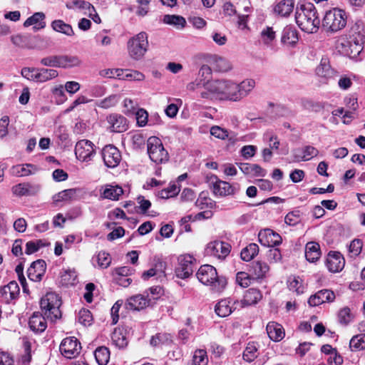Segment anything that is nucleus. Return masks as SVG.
I'll use <instances>...</instances> for the list:
<instances>
[{
  "mask_svg": "<svg viewBox=\"0 0 365 365\" xmlns=\"http://www.w3.org/2000/svg\"><path fill=\"white\" fill-rule=\"evenodd\" d=\"M196 276L201 283L210 286L215 292H222L227 284L226 278L218 276L216 269L210 264L202 265L197 272Z\"/></svg>",
  "mask_w": 365,
  "mask_h": 365,
  "instance_id": "4",
  "label": "nucleus"
},
{
  "mask_svg": "<svg viewBox=\"0 0 365 365\" xmlns=\"http://www.w3.org/2000/svg\"><path fill=\"white\" fill-rule=\"evenodd\" d=\"M40 190L39 184L30 182L19 183L11 188L13 194L18 197L34 196L38 194Z\"/></svg>",
  "mask_w": 365,
  "mask_h": 365,
  "instance_id": "16",
  "label": "nucleus"
},
{
  "mask_svg": "<svg viewBox=\"0 0 365 365\" xmlns=\"http://www.w3.org/2000/svg\"><path fill=\"white\" fill-rule=\"evenodd\" d=\"M305 257L307 261L316 262L321 257L319 245L316 242H309L305 246Z\"/></svg>",
  "mask_w": 365,
  "mask_h": 365,
  "instance_id": "32",
  "label": "nucleus"
},
{
  "mask_svg": "<svg viewBox=\"0 0 365 365\" xmlns=\"http://www.w3.org/2000/svg\"><path fill=\"white\" fill-rule=\"evenodd\" d=\"M259 252V247L256 243H250L242 249L240 256L242 260L249 262Z\"/></svg>",
  "mask_w": 365,
  "mask_h": 365,
  "instance_id": "43",
  "label": "nucleus"
},
{
  "mask_svg": "<svg viewBox=\"0 0 365 365\" xmlns=\"http://www.w3.org/2000/svg\"><path fill=\"white\" fill-rule=\"evenodd\" d=\"M258 240L260 244L265 247H275L281 244V236L270 229L261 230L258 234Z\"/></svg>",
  "mask_w": 365,
  "mask_h": 365,
  "instance_id": "18",
  "label": "nucleus"
},
{
  "mask_svg": "<svg viewBox=\"0 0 365 365\" xmlns=\"http://www.w3.org/2000/svg\"><path fill=\"white\" fill-rule=\"evenodd\" d=\"M255 81L246 78L240 83L225 79L224 101L239 102L246 98L255 87Z\"/></svg>",
  "mask_w": 365,
  "mask_h": 365,
  "instance_id": "3",
  "label": "nucleus"
},
{
  "mask_svg": "<svg viewBox=\"0 0 365 365\" xmlns=\"http://www.w3.org/2000/svg\"><path fill=\"white\" fill-rule=\"evenodd\" d=\"M364 26L361 21L355 22L350 26L346 34L339 38L336 48L344 56L356 58L363 51L364 36Z\"/></svg>",
  "mask_w": 365,
  "mask_h": 365,
  "instance_id": "1",
  "label": "nucleus"
},
{
  "mask_svg": "<svg viewBox=\"0 0 365 365\" xmlns=\"http://www.w3.org/2000/svg\"><path fill=\"white\" fill-rule=\"evenodd\" d=\"M118 101L117 96L115 95L110 96L103 100H101L98 106L103 108H108L114 106Z\"/></svg>",
  "mask_w": 365,
  "mask_h": 365,
  "instance_id": "64",
  "label": "nucleus"
},
{
  "mask_svg": "<svg viewBox=\"0 0 365 365\" xmlns=\"http://www.w3.org/2000/svg\"><path fill=\"white\" fill-rule=\"evenodd\" d=\"M36 82L43 83L56 78L58 73L55 69L38 68Z\"/></svg>",
  "mask_w": 365,
  "mask_h": 365,
  "instance_id": "40",
  "label": "nucleus"
},
{
  "mask_svg": "<svg viewBox=\"0 0 365 365\" xmlns=\"http://www.w3.org/2000/svg\"><path fill=\"white\" fill-rule=\"evenodd\" d=\"M208 357L207 352L204 349H197L195 351L193 356V364L195 365H207Z\"/></svg>",
  "mask_w": 365,
  "mask_h": 365,
  "instance_id": "56",
  "label": "nucleus"
},
{
  "mask_svg": "<svg viewBox=\"0 0 365 365\" xmlns=\"http://www.w3.org/2000/svg\"><path fill=\"white\" fill-rule=\"evenodd\" d=\"M66 7L70 10H85L88 11L86 14H88L89 16H92V12H95L94 6L85 0H71L66 2Z\"/></svg>",
  "mask_w": 365,
  "mask_h": 365,
  "instance_id": "31",
  "label": "nucleus"
},
{
  "mask_svg": "<svg viewBox=\"0 0 365 365\" xmlns=\"http://www.w3.org/2000/svg\"><path fill=\"white\" fill-rule=\"evenodd\" d=\"M347 16L344 10L334 8L326 12L323 21V27L329 32L335 33L345 27Z\"/></svg>",
  "mask_w": 365,
  "mask_h": 365,
  "instance_id": "5",
  "label": "nucleus"
},
{
  "mask_svg": "<svg viewBox=\"0 0 365 365\" xmlns=\"http://www.w3.org/2000/svg\"><path fill=\"white\" fill-rule=\"evenodd\" d=\"M225 79L213 80L204 84V90L200 92L202 98L224 101Z\"/></svg>",
  "mask_w": 365,
  "mask_h": 365,
  "instance_id": "9",
  "label": "nucleus"
},
{
  "mask_svg": "<svg viewBox=\"0 0 365 365\" xmlns=\"http://www.w3.org/2000/svg\"><path fill=\"white\" fill-rule=\"evenodd\" d=\"M295 20L298 26L308 34L316 33L319 28L320 19L317 11L310 2L297 5Z\"/></svg>",
  "mask_w": 365,
  "mask_h": 365,
  "instance_id": "2",
  "label": "nucleus"
},
{
  "mask_svg": "<svg viewBox=\"0 0 365 365\" xmlns=\"http://www.w3.org/2000/svg\"><path fill=\"white\" fill-rule=\"evenodd\" d=\"M165 263L163 262H159L155 264L154 268H151L142 274V278L144 280H147L149 278L158 275L161 277L164 275Z\"/></svg>",
  "mask_w": 365,
  "mask_h": 365,
  "instance_id": "48",
  "label": "nucleus"
},
{
  "mask_svg": "<svg viewBox=\"0 0 365 365\" xmlns=\"http://www.w3.org/2000/svg\"><path fill=\"white\" fill-rule=\"evenodd\" d=\"M266 330L269 337L274 341H279L284 337L283 327L279 324L270 322L267 324Z\"/></svg>",
  "mask_w": 365,
  "mask_h": 365,
  "instance_id": "30",
  "label": "nucleus"
},
{
  "mask_svg": "<svg viewBox=\"0 0 365 365\" xmlns=\"http://www.w3.org/2000/svg\"><path fill=\"white\" fill-rule=\"evenodd\" d=\"M175 274L178 278L186 279L192 274L195 265V259L190 255H180L178 259Z\"/></svg>",
  "mask_w": 365,
  "mask_h": 365,
  "instance_id": "11",
  "label": "nucleus"
},
{
  "mask_svg": "<svg viewBox=\"0 0 365 365\" xmlns=\"http://www.w3.org/2000/svg\"><path fill=\"white\" fill-rule=\"evenodd\" d=\"M40 305L43 315L47 319L55 321L61 318V299L58 294L54 292H48L41 298Z\"/></svg>",
  "mask_w": 365,
  "mask_h": 365,
  "instance_id": "6",
  "label": "nucleus"
},
{
  "mask_svg": "<svg viewBox=\"0 0 365 365\" xmlns=\"http://www.w3.org/2000/svg\"><path fill=\"white\" fill-rule=\"evenodd\" d=\"M269 270V267L266 262L255 261L252 263L250 272L255 278L260 279L265 277Z\"/></svg>",
  "mask_w": 365,
  "mask_h": 365,
  "instance_id": "34",
  "label": "nucleus"
},
{
  "mask_svg": "<svg viewBox=\"0 0 365 365\" xmlns=\"http://www.w3.org/2000/svg\"><path fill=\"white\" fill-rule=\"evenodd\" d=\"M64 87L62 85H58L52 88L51 92L56 98L58 103H63L66 100V96L64 92Z\"/></svg>",
  "mask_w": 365,
  "mask_h": 365,
  "instance_id": "60",
  "label": "nucleus"
},
{
  "mask_svg": "<svg viewBox=\"0 0 365 365\" xmlns=\"http://www.w3.org/2000/svg\"><path fill=\"white\" fill-rule=\"evenodd\" d=\"M113 344L119 349H123L127 346L128 341L125 333L120 329H115L112 334Z\"/></svg>",
  "mask_w": 365,
  "mask_h": 365,
  "instance_id": "39",
  "label": "nucleus"
},
{
  "mask_svg": "<svg viewBox=\"0 0 365 365\" xmlns=\"http://www.w3.org/2000/svg\"><path fill=\"white\" fill-rule=\"evenodd\" d=\"M230 299L220 300L215 307V313L220 317L229 316L232 312V307L230 305Z\"/></svg>",
  "mask_w": 365,
  "mask_h": 365,
  "instance_id": "36",
  "label": "nucleus"
},
{
  "mask_svg": "<svg viewBox=\"0 0 365 365\" xmlns=\"http://www.w3.org/2000/svg\"><path fill=\"white\" fill-rule=\"evenodd\" d=\"M77 192L76 189H67L56 194L53 200L56 202L71 200Z\"/></svg>",
  "mask_w": 365,
  "mask_h": 365,
  "instance_id": "51",
  "label": "nucleus"
},
{
  "mask_svg": "<svg viewBox=\"0 0 365 365\" xmlns=\"http://www.w3.org/2000/svg\"><path fill=\"white\" fill-rule=\"evenodd\" d=\"M345 259L339 252H329L326 259V266L329 272L336 273L344 267Z\"/></svg>",
  "mask_w": 365,
  "mask_h": 365,
  "instance_id": "17",
  "label": "nucleus"
},
{
  "mask_svg": "<svg viewBox=\"0 0 365 365\" xmlns=\"http://www.w3.org/2000/svg\"><path fill=\"white\" fill-rule=\"evenodd\" d=\"M127 46L131 58L135 60L141 58L148 50V34L145 32L138 34L129 39Z\"/></svg>",
  "mask_w": 365,
  "mask_h": 365,
  "instance_id": "7",
  "label": "nucleus"
},
{
  "mask_svg": "<svg viewBox=\"0 0 365 365\" xmlns=\"http://www.w3.org/2000/svg\"><path fill=\"white\" fill-rule=\"evenodd\" d=\"M239 168L246 175L252 174L259 177H264L267 175V171L257 164L240 163Z\"/></svg>",
  "mask_w": 365,
  "mask_h": 365,
  "instance_id": "33",
  "label": "nucleus"
},
{
  "mask_svg": "<svg viewBox=\"0 0 365 365\" xmlns=\"http://www.w3.org/2000/svg\"><path fill=\"white\" fill-rule=\"evenodd\" d=\"M137 124L140 127H143L147 125L148 122V113L143 108L138 109L135 111Z\"/></svg>",
  "mask_w": 365,
  "mask_h": 365,
  "instance_id": "61",
  "label": "nucleus"
},
{
  "mask_svg": "<svg viewBox=\"0 0 365 365\" xmlns=\"http://www.w3.org/2000/svg\"><path fill=\"white\" fill-rule=\"evenodd\" d=\"M46 264L44 260L34 262L27 270L28 277L31 281L40 282L45 274Z\"/></svg>",
  "mask_w": 365,
  "mask_h": 365,
  "instance_id": "21",
  "label": "nucleus"
},
{
  "mask_svg": "<svg viewBox=\"0 0 365 365\" xmlns=\"http://www.w3.org/2000/svg\"><path fill=\"white\" fill-rule=\"evenodd\" d=\"M102 158L105 165L110 168L117 167L122 159L120 150L113 145H107L103 148Z\"/></svg>",
  "mask_w": 365,
  "mask_h": 365,
  "instance_id": "13",
  "label": "nucleus"
},
{
  "mask_svg": "<svg viewBox=\"0 0 365 365\" xmlns=\"http://www.w3.org/2000/svg\"><path fill=\"white\" fill-rule=\"evenodd\" d=\"M81 59L78 56L60 55V68H71L81 66Z\"/></svg>",
  "mask_w": 365,
  "mask_h": 365,
  "instance_id": "35",
  "label": "nucleus"
},
{
  "mask_svg": "<svg viewBox=\"0 0 365 365\" xmlns=\"http://www.w3.org/2000/svg\"><path fill=\"white\" fill-rule=\"evenodd\" d=\"M97 259L98 264L101 268H107L111 262L110 255L104 251H101L98 254Z\"/></svg>",
  "mask_w": 365,
  "mask_h": 365,
  "instance_id": "62",
  "label": "nucleus"
},
{
  "mask_svg": "<svg viewBox=\"0 0 365 365\" xmlns=\"http://www.w3.org/2000/svg\"><path fill=\"white\" fill-rule=\"evenodd\" d=\"M29 168H34L35 166L32 164L16 165H14L10 169V173L13 176L24 177L31 175L33 172Z\"/></svg>",
  "mask_w": 365,
  "mask_h": 365,
  "instance_id": "42",
  "label": "nucleus"
},
{
  "mask_svg": "<svg viewBox=\"0 0 365 365\" xmlns=\"http://www.w3.org/2000/svg\"><path fill=\"white\" fill-rule=\"evenodd\" d=\"M261 36L265 43H269L275 38V31L272 27L267 26L261 31Z\"/></svg>",
  "mask_w": 365,
  "mask_h": 365,
  "instance_id": "63",
  "label": "nucleus"
},
{
  "mask_svg": "<svg viewBox=\"0 0 365 365\" xmlns=\"http://www.w3.org/2000/svg\"><path fill=\"white\" fill-rule=\"evenodd\" d=\"M209 63L213 71L216 72H227L232 68L231 63L227 59L216 55L210 56Z\"/></svg>",
  "mask_w": 365,
  "mask_h": 365,
  "instance_id": "25",
  "label": "nucleus"
},
{
  "mask_svg": "<svg viewBox=\"0 0 365 365\" xmlns=\"http://www.w3.org/2000/svg\"><path fill=\"white\" fill-rule=\"evenodd\" d=\"M207 182L216 196L233 195L239 191L238 186L232 185L226 181L221 180L215 175L207 176Z\"/></svg>",
  "mask_w": 365,
  "mask_h": 365,
  "instance_id": "8",
  "label": "nucleus"
},
{
  "mask_svg": "<svg viewBox=\"0 0 365 365\" xmlns=\"http://www.w3.org/2000/svg\"><path fill=\"white\" fill-rule=\"evenodd\" d=\"M41 65L44 66L60 68V55L49 56L41 58Z\"/></svg>",
  "mask_w": 365,
  "mask_h": 365,
  "instance_id": "57",
  "label": "nucleus"
},
{
  "mask_svg": "<svg viewBox=\"0 0 365 365\" xmlns=\"http://www.w3.org/2000/svg\"><path fill=\"white\" fill-rule=\"evenodd\" d=\"M316 74L327 81L337 76L338 73L331 67L329 58L327 56H323L319 66L316 68Z\"/></svg>",
  "mask_w": 365,
  "mask_h": 365,
  "instance_id": "23",
  "label": "nucleus"
},
{
  "mask_svg": "<svg viewBox=\"0 0 365 365\" xmlns=\"http://www.w3.org/2000/svg\"><path fill=\"white\" fill-rule=\"evenodd\" d=\"M172 341L171 336L167 333H158L150 339V344L156 346L160 344H167Z\"/></svg>",
  "mask_w": 365,
  "mask_h": 365,
  "instance_id": "54",
  "label": "nucleus"
},
{
  "mask_svg": "<svg viewBox=\"0 0 365 365\" xmlns=\"http://www.w3.org/2000/svg\"><path fill=\"white\" fill-rule=\"evenodd\" d=\"M22 340L24 354L21 355L19 364V365H29L31 361V344L26 337H24Z\"/></svg>",
  "mask_w": 365,
  "mask_h": 365,
  "instance_id": "44",
  "label": "nucleus"
},
{
  "mask_svg": "<svg viewBox=\"0 0 365 365\" xmlns=\"http://www.w3.org/2000/svg\"><path fill=\"white\" fill-rule=\"evenodd\" d=\"M94 356L99 365H106L110 359L109 349L106 346H101L96 349Z\"/></svg>",
  "mask_w": 365,
  "mask_h": 365,
  "instance_id": "47",
  "label": "nucleus"
},
{
  "mask_svg": "<svg viewBox=\"0 0 365 365\" xmlns=\"http://www.w3.org/2000/svg\"><path fill=\"white\" fill-rule=\"evenodd\" d=\"M319 154V150L313 146L307 145L303 148L302 155H294V160L299 162L301 160L307 161Z\"/></svg>",
  "mask_w": 365,
  "mask_h": 365,
  "instance_id": "46",
  "label": "nucleus"
},
{
  "mask_svg": "<svg viewBox=\"0 0 365 365\" xmlns=\"http://www.w3.org/2000/svg\"><path fill=\"white\" fill-rule=\"evenodd\" d=\"M153 304L152 299L148 293L146 296L143 294H136L130 297L127 300V307L133 310H140Z\"/></svg>",
  "mask_w": 365,
  "mask_h": 365,
  "instance_id": "22",
  "label": "nucleus"
},
{
  "mask_svg": "<svg viewBox=\"0 0 365 365\" xmlns=\"http://www.w3.org/2000/svg\"><path fill=\"white\" fill-rule=\"evenodd\" d=\"M93 147V143L88 140H79L75 147L76 158L82 161L91 160L96 153Z\"/></svg>",
  "mask_w": 365,
  "mask_h": 365,
  "instance_id": "15",
  "label": "nucleus"
},
{
  "mask_svg": "<svg viewBox=\"0 0 365 365\" xmlns=\"http://www.w3.org/2000/svg\"><path fill=\"white\" fill-rule=\"evenodd\" d=\"M163 22L167 24L173 25L178 29L183 28L186 24L185 19L182 16L168 14L163 16Z\"/></svg>",
  "mask_w": 365,
  "mask_h": 365,
  "instance_id": "50",
  "label": "nucleus"
},
{
  "mask_svg": "<svg viewBox=\"0 0 365 365\" xmlns=\"http://www.w3.org/2000/svg\"><path fill=\"white\" fill-rule=\"evenodd\" d=\"M78 321L83 326H90L93 322L91 312L86 309H81L78 314Z\"/></svg>",
  "mask_w": 365,
  "mask_h": 365,
  "instance_id": "55",
  "label": "nucleus"
},
{
  "mask_svg": "<svg viewBox=\"0 0 365 365\" xmlns=\"http://www.w3.org/2000/svg\"><path fill=\"white\" fill-rule=\"evenodd\" d=\"M335 299V294L330 289H322L312 295L308 300L311 307L319 306L325 302H332Z\"/></svg>",
  "mask_w": 365,
  "mask_h": 365,
  "instance_id": "19",
  "label": "nucleus"
},
{
  "mask_svg": "<svg viewBox=\"0 0 365 365\" xmlns=\"http://www.w3.org/2000/svg\"><path fill=\"white\" fill-rule=\"evenodd\" d=\"M230 249L231 246L227 242L216 240L207 244L205 252L207 255L223 259L230 254Z\"/></svg>",
  "mask_w": 365,
  "mask_h": 365,
  "instance_id": "14",
  "label": "nucleus"
},
{
  "mask_svg": "<svg viewBox=\"0 0 365 365\" xmlns=\"http://www.w3.org/2000/svg\"><path fill=\"white\" fill-rule=\"evenodd\" d=\"M51 26L55 31L63 34L68 36H72L74 35L72 26L62 20L58 19L53 21Z\"/></svg>",
  "mask_w": 365,
  "mask_h": 365,
  "instance_id": "38",
  "label": "nucleus"
},
{
  "mask_svg": "<svg viewBox=\"0 0 365 365\" xmlns=\"http://www.w3.org/2000/svg\"><path fill=\"white\" fill-rule=\"evenodd\" d=\"M61 354L67 359L76 358L80 353L81 344L73 336L64 339L60 344Z\"/></svg>",
  "mask_w": 365,
  "mask_h": 365,
  "instance_id": "12",
  "label": "nucleus"
},
{
  "mask_svg": "<svg viewBox=\"0 0 365 365\" xmlns=\"http://www.w3.org/2000/svg\"><path fill=\"white\" fill-rule=\"evenodd\" d=\"M262 298V294L259 289L250 288L246 291L242 304L244 305H252L257 304Z\"/></svg>",
  "mask_w": 365,
  "mask_h": 365,
  "instance_id": "37",
  "label": "nucleus"
},
{
  "mask_svg": "<svg viewBox=\"0 0 365 365\" xmlns=\"http://www.w3.org/2000/svg\"><path fill=\"white\" fill-rule=\"evenodd\" d=\"M362 241L359 239L352 240L349 245V251L351 257H357L361 252L362 249Z\"/></svg>",
  "mask_w": 365,
  "mask_h": 365,
  "instance_id": "58",
  "label": "nucleus"
},
{
  "mask_svg": "<svg viewBox=\"0 0 365 365\" xmlns=\"http://www.w3.org/2000/svg\"><path fill=\"white\" fill-rule=\"evenodd\" d=\"M285 222L291 226H294L300 222V211L294 210L289 212L284 218Z\"/></svg>",
  "mask_w": 365,
  "mask_h": 365,
  "instance_id": "59",
  "label": "nucleus"
},
{
  "mask_svg": "<svg viewBox=\"0 0 365 365\" xmlns=\"http://www.w3.org/2000/svg\"><path fill=\"white\" fill-rule=\"evenodd\" d=\"M46 317L39 312H34L29 318V325L30 329L36 333L43 331L46 327Z\"/></svg>",
  "mask_w": 365,
  "mask_h": 365,
  "instance_id": "27",
  "label": "nucleus"
},
{
  "mask_svg": "<svg viewBox=\"0 0 365 365\" xmlns=\"http://www.w3.org/2000/svg\"><path fill=\"white\" fill-rule=\"evenodd\" d=\"M20 294V288L16 281H11L8 284L0 288V294L2 300L9 303L16 299Z\"/></svg>",
  "mask_w": 365,
  "mask_h": 365,
  "instance_id": "20",
  "label": "nucleus"
},
{
  "mask_svg": "<svg viewBox=\"0 0 365 365\" xmlns=\"http://www.w3.org/2000/svg\"><path fill=\"white\" fill-rule=\"evenodd\" d=\"M107 121L112 132L121 133L127 130V120L120 114L112 113L109 115L107 117Z\"/></svg>",
  "mask_w": 365,
  "mask_h": 365,
  "instance_id": "24",
  "label": "nucleus"
},
{
  "mask_svg": "<svg viewBox=\"0 0 365 365\" xmlns=\"http://www.w3.org/2000/svg\"><path fill=\"white\" fill-rule=\"evenodd\" d=\"M148 153L150 160L155 163H163L168 160V153L164 148L161 140L155 136L150 137L147 143Z\"/></svg>",
  "mask_w": 365,
  "mask_h": 365,
  "instance_id": "10",
  "label": "nucleus"
},
{
  "mask_svg": "<svg viewBox=\"0 0 365 365\" xmlns=\"http://www.w3.org/2000/svg\"><path fill=\"white\" fill-rule=\"evenodd\" d=\"M298 39V32L294 26H287L284 28L281 37V42L283 44L294 46L297 43Z\"/></svg>",
  "mask_w": 365,
  "mask_h": 365,
  "instance_id": "29",
  "label": "nucleus"
},
{
  "mask_svg": "<svg viewBox=\"0 0 365 365\" xmlns=\"http://www.w3.org/2000/svg\"><path fill=\"white\" fill-rule=\"evenodd\" d=\"M354 318V315L351 313V309L345 307L341 309L338 313V319L341 324L347 325Z\"/></svg>",
  "mask_w": 365,
  "mask_h": 365,
  "instance_id": "52",
  "label": "nucleus"
},
{
  "mask_svg": "<svg viewBox=\"0 0 365 365\" xmlns=\"http://www.w3.org/2000/svg\"><path fill=\"white\" fill-rule=\"evenodd\" d=\"M123 194V190L120 186L106 185L101 190L100 197L103 199L118 200Z\"/></svg>",
  "mask_w": 365,
  "mask_h": 365,
  "instance_id": "28",
  "label": "nucleus"
},
{
  "mask_svg": "<svg viewBox=\"0 0 365 365\" xmlns=\"http://www.w3.org/2000/svg\"><path fill=\"white\" fill-rule=\"evenodd\" d=\"M180 192V187L175 184H170L167 188L159 191L158 197L162 199H168L176 196Z\"/></svg>",
  "mask_w": 365,
  "mask_h": 365,
  "instance_id": "53",
  "label": "nucleus"
},
{
  "mask_svg": "<svg viewBox=\"0 0 365 365\" xmlns=\"http://www.w3.org/2000/svg\"><path fill=\"white\" fill-rule=\"evenodd\" d=\"M44 19L45 14L43 12H36L25 21L24 26L28 27L35 25L37 29H43L46 26V23L43 21Z\"/></svg>",
  "mask_w": 365,
  "mask_h": 365,
  "instance_id": "41",
  "label": "nucleus"
},
{
  "mask_svg": "<svg viewBox=\"0 0 365 365\" xmlns=\"http://www.w3.org/2000/svg\"><path fill=\"white\" fill-rule=\"evenodd\" d=\"M258 346L254 342H249L243 351V359L247 362L253 361L258 354Z\"/></svg>",
  "mask_w": 365,
  "mask_h": 365,
  "instance_id": "45",
  "label": "nucleus"
},
{
  "mask_svg": "<svg viewBox=\"0 0 365 365\" xmlns=\"http://www.w3.org/2000/svg\"><path fill=\"white\" fill-rule=\"evenodd\" d=\"M295 0H277L274 11L282 17L289 16L294 11Z\"/></svg>",
  "mask_w": 365,
  "mask_h": 365,
  "instance_id": "26",
  "label": "nucleus"
},
{
  "mask_svg": "<svg viewBox=\"0 0 365 365\" xmlns=\"http://www.w3.org/2000/svg\"><path fill=\"white\" fill-rule=\"evenodd\" d=\"M349 346L353 351L365 349V334L353 336L350 340Z\"/></svg>",
  "mask_w": 365,
  "mask_h": 365,
  "instance_id": "49",
  "label": "nucleus"
}]
</instances>
